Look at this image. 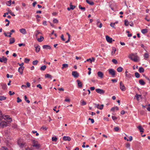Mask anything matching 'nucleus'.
I'll return each mask as SVG.
<instances>
[{
  "label": "nucleus",
  "mask_w": 150,
  "mask_h": 150,
  "mask_svg": "<svg viewBox=\"0 0 150 150\" xmlns=\"http://www.w3.org/2000/svg\"><path fill=\"white\" fill-rule=\"evenodd\" d=\"M11 0H10L9 1H7V2H6V4L8 6H10L11 5Z\"/></svg>",
  "instance_id": "35"
},
{
  "label": "nucleus",
  "mask_w": 150,
  "mask_h": 150,
  "mask_svg": "<svg viewBox=\"0 0 150 150\" xmlns=\"http://www.w3.org/2000/svg\"><path fill=\"white\" fill-rule=\"evenodd\" d=\"M24 98L25 100L26 101V102L28 103H29L30 102V101L29 100H27V97L26 96H24Z\"/></svg>",
  "instance_id": "49"
},
{
  "label": "nucleus",
  "mask_w": 150,
  "mask_h": 150,
  "mask_svg": "<svg viewBox=\"0 0 150 150\" xmlns=\"http://www.w3.org/2000/svg\"><path fill=\"white\" fill-rule=\"evenodd\" d=\"M33 146L35 147L36 149H38L40 147V145L39 144H33Z\"/></svg>",
  "instance_id": "20"
},
{
  "label": "nucleus",
  "mask_w": 150,
  "mask_h": 150,
  "mask_svg": "<svg viewBox=\"0 0 150 150\" xmlns=\"http://www.w3.org/2000/svg\"><path fill=\"white\" fill-rule=\"evenodd\" d=\"M1 150H8L6 146H3L1 148Z\"/></svg>",
  "instance_id": "57"
},
{
  "label": "nucleus",
  "mask_w": 150,
  "mask_h": 150,
  "mask_svg": "<svg viewBox=\"0 0 150 150\" xmlns=\"http://www.w3.org/2000/svg\"><path fill=\"white\" fill-rule=\"evenodd\" d=\"M144 57L145 58L147 59L149 58V55L148 53H145L144 55Z\"/></svg>",
  "instance_id": "48"
},
{
  "label": "nucleus",
  "mask_w": 150,
  "mask_h": 150,
  "mask_svg": "<svg viewBox=\"0 0 150 150\" xmlns=\"http://www.w3.org/2000/svg\"><path fill=\"white\" fill-rule=\"evenodd\" d=\"M94 105L95 106V108H97L98 109L101 110L103 109L104 107V105L103 104H102L100 105L99 104L94 103Z\"/></svg>",
  "instance_id": "4"
},
{
  "label": "nucleus",
  "mask_w": 150,
  "mask_h": 150,
  "mask_svg": "<svg viewBox=\"0 0 150 150\" xmlns=\"http://www.w3.org/2000/svg\"><path fill=\"white\" fill-rule=\"evenodd\" d=\"M41 129H45V130H46L47 129V127H41Z\"/></svg>",
  "instance_id": "63"
},
{
  "label": "nucleus",
  "mask_w": 150,
  "mask_h": 150,
  "mask_svg": "<svg viewBox=\"0 0 150 150\" xmlns=\"http://www.w3.org/2000/svg\"><path fill=\"white\" fill-rule=\"evenodd\" d=\"M20 32L23 34H26L27 33L26 31L24 28H22L19 30Z\"/></svg>",
  "instance_id": "15"
},
{
  "label": "nucleus",
  "mask_w": 150,
  "mask_h": 150,
  "mask_svg": "<svg viewBox=\"0 0 150 150\" xmlns=\"http://www.w3.org/2000/svg\"><path fill=\"white\" fill-rule=\"evenodd\" d=\"M79 8L81 10H83L85 11V8L84 7H82L81 5H79Z\"/></svg>",
  "instance_id": "44"
},
{
  "label": "nucleus",
  "mask_w": 150,
  "mask_h": 150,
  "mask_svg": "<svg viewBox=\"0 0 150 150\" xmlns=\"http://www.w3.org/2000/svg\"><path fill=\"white\" fill-rule=\"evenodd\" d=\"M53 22L54 23H58V21L56 19H54L53 20Z\"/></svg>",
  "instance_id": "52"
},
{
  "label": "nucleus",
  "mask_w": 150,
  "mask_h": 150,
  "mask_svg": "<svg viewBox=\"0 0 150 150\" xmlns=\"http://www.w3.org/2000/svg\"><path fill=\"white\" fill-rule=\"evenodd\" d=\"M45 78H51L52 79V76L48 74H45Z\"/></svg>",
  "instance_id": "32"
},
{
  "label": "nucleus",
  "mask_w": 150,
  "mask_h": 150,
  "mask_svg": "<svg viewBox=\"0 0 150 150\" xmlns=\"http://www.w3.org/2000/svg\"><path fill=\"white\" fill-rule=\"evenodd\" d=\"M116 50V49L115 47H113L112 48V50L111 52V54L112 55L114 54L115 53V52Z\"/></svg>",
  "instance_id": "26"
},
{
  "label": "nucleus",
  "mask_w": 150,
  "mask_h": 150,
  "mask_svg": "<svg viewBox=\"0 0 150 150\" xmlns=\"http://www.w3.org/2000/svg\"><path fill=\"white\" fill-rule=\"evenodd\" d=\"M6 119L7 120H9V123L11 122L12 121V119L10 117H6Z\"/></svg>",
  "instance_id": "53"
},
{
  "label": "nucleus",
  "mask_w": 150,
  "mask_h": 150,
  "mask_svg": "<svg viewBox=\"0 0 150 150\" xmlns=\"http://www.w3.org/2000/svg\"><path fill=\"white\" fill-rule=\"evenodd\" d=\"M115 24V23H111L110 24V25L112 27L114 28H115V27H114V26Z\"/></svg>",
  "instance_id": "56"
},
{
  "label": "nucleus",
  "mask_w": 150,
  "mask_h": 150,
  "mask_svg": "<svg viewBox=\"0 0 150 150\" xmlns=\"http://www.w3.org/2000/svg\"><path fill=\"white\" fill-rule=\"evenodd\" d=\"M98 76L100 78H102L103 77V73L100 71H99L97 73Z\"/></svg>",
  "instance_id": "16"
},
{
  "label": "nucleus",
  "mask_w": 150,
  "mask_h": 150,
  "mask_svg": "<svg viewBox=\"0 0 150 150\" xmlns=\"http://www.w3.org/2000/svg\"><path fill=\"white\" fill-rule=\"evenodd\" d=\"M7 59L6 57H4V56L2 57H0V62H4V63H6L7 62Z\"/></svg>",
  "instance_id": "11"
},
{
  "label": "nucleus",
  "mask_w": 150,
  "mask_h": 150,
  "mask_svg": "<svg viewBox=\"0 0 150 150\" xmlns=\"http://www.w3.org/2000/svg\"><path fill=\"white\" fill-rule=\"evenodd\" d=\"M8 93L10 96H11L12 95L14 94H15V93L14 92L12 93L11 91H10Z\"/></svg>",
  "instance_id": "59"
},
{
  "label": "nucleus",
  "mask_w": 150,
  "mask_h": 150,
  "mask_svg": "<svg viewBox=\"0 0 150 150\" xmlns=\"http://www.w3.org/2000/svg\"><path fill=\"white\" fill-rule=\"evenodd\" d=\"M91 62H90L91 63H92V62H94L95 61V58L93 57H92L91 58Z\"/></svg>",
  "instance_id": "60"
},
{
  "label": "nucleus",
  "mask_w": 150,
  "mask_h": 150,
  "mask_svg": "<svg viewBox=\"0 0 150 150\" xmlns=\"http://www.w3.org/2000/svg\"><path fill=\"white\" fill-rule=\"evenodd\" d=\"M109 74L111 75L112 77H114L115 75V71L112 69H108Z\"/></svg>",
  "instance_id": "2"
},
{
  "label": "nucleus",
  "mask_w": 150,
  "mask_h": 150,
  "mask_svg": "<svg viewBox=\"0 0 150 150\" xmlns=\"http://www.w3.org/2000/svg\"><path fill=\"white\" fill-rule=\"evenodd\" d=\"M112 62L115 64H117V60L115 59H113L112 60Z\"/></svg>",
  "instance_id": "51"
},
{
  "label": "nucleus",
  "mask_w": 150,
  "mask_h": 150,
  "mask_svg": "<svg viewBox=\"0 0 150 150\" xmlns=\"http://www.w3.org/2000/svg\"><path fill=\"white\" fill-rule=\"evenodd\" d=\"M62 69H63L65 68H67L68 67V65L67 64H64L62 65Z\"/></svg>",
  "instance_id": "25"
},
{
  "label": "nucleus",
  "mask_w": 150,
  "mask_h": 150,
  "mask_svg": "<svg viewBox=\"0 0 150 150\" xmlns=\"http://www.w3.org/2000/svg\"><path fill=\"white\" fill-rule=\"evenodd\" d=\"M37 87L39 88L40 89H42V87L41 86L40 84H38L37 85Z\"/></svg>",
  "instance_id": "62"
},
{
  "label": "nucleus",
  "mask_w": 150,
  "mask_h": 150,
  "mask_svg": "<svg viewBox=\"0 0 150 150\" xmlns=\"http://www.w3.org/2000/svg\"><path fill=\"white\" fill-rule=\"evenodd\" d=\"M76 81L78 83V86L79 88H81L82 86V83L79 80H77Z\"/></svg>",
  "instance_id": "14"
},
{
  "label": "nucleus",
  "mask_w": 150,
  "mask_h": 150,
  "mask_svg": "<svg viewBox=\"0 0 150 150\" xmlns=\"http://www.w3.org/2000/svg\"><path fill=\"white\" fill-rule=\"evenodd\" d=\"M124 22L125 25L126 26H128L129 24L128 21L127 20H125Z\"/></svg>",
  "instance_id": "46"
},
{
  "label": "nucleus",
  "mask_w": 150,
  "mask_h": 150,
  "mask_svg": "<svg viewBox=\"0 0 150 150\" xmlns=\"http://www.w3.org/2000/svg\"><path fill=\"white\" fill-rule=\"evenodd\" d=\"M17 103H19L20 102H21V101H22L21 99H20L19 97H17Z\"/></svg>",
  "instance_id": "54"
},
{
  "label": "nucleus",
  "mask_w": 150,
  "mask_h": 150,
  "mask_svg": "<svg viewBox=\"0 0 150 150\" xmlns=\"http://www.w3.org/2000/svg\"><path fill=\"white\" fill-rule=\"evenodd\" d=\"M137 128L140 130V132H144V129L140 125L138 126Z\"/></svg>",
  "instance_id": "23"
},
{
  "label": "nucleus",
  "mask_w": 150,
  "mask_h": 150,
  "mask_svg": "<svg viewBox=\"0 0 150 150\" xmlns=\"http://www.w3.org/2000/svg\"><path fill=\"white\" fill-rule=\"evenodd\" d=\"M128 57L132 60H133L135 62H137L138 61L137 56L133 54H130L128 56Z\"/></svg>",
  "instance_id": "1"
},
{
  "label": "nucleus",
  "mask_w": 150,
  "mask_h": 150,
  "mask_svg": "<svg viewBox=\"0 0 150 150\" xmlns=\"http://www.w3.org/2000/svg\"><path fill=\"white\" fill-rule=\"evenodd\" d=\"M32 143H33V144H38V141L35 140L34 139L32 141Z\"/></svg>",
  "instance_id": "47"
},
{
  "label": "nucleus",
  "mask_w": 150,
  "mask_h": 150,
  "mask_svg": "<svg viewBox=\"0 0 150 150\" xmlns=\"http://www.w3.org/2000/svg\"><path fill=\"white\" fill-rule=\"evenodd\" d=\"M8 126V123L4 121H2L0 123V127L2 128L6 127Z\"/></svg>",
  "instance_id": "3"
},
{
  "label": "nucleus",
  "mask_w": 150,
  "mask_h": 150,
  "mask_svg": "<svg viewBox=\"0 0 150 150\" xmlns=\"http://www.w3.org/2000/svg\"><path fill=\"white\" fill-rule=\"evenodd\" d=\"M139 83L140 84L142 85H144L145 84V82L142 79H140L139 81Z\"/></svg>",
  "instance_id": "21"
},
{
  "label": "nucleus",
  "mask_w": 150,
  "mask_h": 150,
  "mask_svg": "<svg viewBox=\"0 0 150 150\" xmlns=\"http://www.w3.org/2000/svg\"><path fill=\"white\" fill-rule=\"evenodd\" d=\"M8 13H9L11 15L13 16H15V15L13 13L11 10H10L9 8H8Z\"/></svg>",
  "instance_id": "34"
},
{
  "label": "nucleus",
  "mask_w": 150,
  "mask_h": 150,
  "mask_svg": "<svg viewBox=\"0 0 150 150\" xmlns=\"http://www.w3.org/2000/svg\"><path fill=\"white\" fill-rule=\"evenodd\" d=\"M42 47L44 49H51V47L50 46L47 45H43Z\"/></svg>",
  "instance_id": "18"
},
{
  "label": "nucleus",
  "mask_w": 150,
  "mask_h": 150,
  "mask_svg": "<svg viewBox=\"0 0 150 150\" xmlns=\"http://www.w3.org/2000/svg\"><path fill=\"white\" fill-rule=\"evenodd\" d=\"M141 32L143 34H145L147 32V29H144L142 30Z\"/></svg>",
  "instance_id": "36"
},
{
  "label": "nucleus",
  "mask_w": 150,
  "mask_h": 150,
  "mask_svg": "<svg viewBox=\"0 0 150 150\" xmlns=\"http://www.w3.org/2000/svg\"><path fill=\"white\" fill-rule=\"evenodd\" d=\"M88 120H90L91 121V123L92 124L94 122V120L93 119H92L90 118H88Z\"/></svg>",
  "instance_id": "58"
},
{
  "label": "nucleus",
  "mask_w": 150,
  "mask_h": 150,
  "mask_svg": "<svg viewBox=\"0 0 150 150\" xmlns=\"http://www.w3.org/2000/svg\"><path fill=\"white\" fill-rule=\"evenodd\" d=\"M72 75L75 78H77L79 76V74L76 71H73Z\"/></svg>",
  "instance_id": "7"
},
{
  "label": "nucleus",
  "mask_w": 150,
  "mask_h": 150,
  "mask_svg": "<svg viewBox=\"0 0 150 150\" xmlns=\"http://www.w3.org/2000/svg\"><path fill=\"white\" fill-rule=\"evenodd\" d=\"M61 38L62 40L63 41H65V38H64V36L63 34L61 35Z\"/></svg>",
  "instance_id": "55"
},
{
  "label": "nucleus",
  "mask_w": 150,
  "mask_h": 150,
  "mask_svg": "<svg viewBox=\"0 0 150 150\" xmlns=\"http://www.w3.org/2000/svg\"><path fill=\"white\" fill-rule=\"evenodd\" d=\"M47 67L45 65L42 66L40 67V69L42 71H44Z\"/></svg>",
  "instance_id": "27"
},
{
  "label": "nucleus",
  "mask_w": 150,
  "mask_h": 150,
  "mask_svg": "<svg viewBox=\"0 0 150 150\" xmlns=\"http://www.w3.org/2000/svg\"><path fill=\"white\" fill-rule=\"evenodd\" d=\"M141 96V95L136 94L135 96V97L136 98V99L137 100H139V98Z\"/></svg>",
  "instance_id": "38"
},
{
  "label": "nucleus",
  "mask_w": 150,
  "mask_h": 150,
  "mask_svg": "<svg viewBox=\"0 0 150 150\" xmlns=\"http://www.w3.org/2000/svg\"><path fill=\"white\" fill-rule=\"evenodd\" d=\"M15 32V31L13 29L11 30L10 32L8 33L9 34V35H8V37L9 38H11V35L12 34V33Z\"/></svg>",
  "instance_id": "24"
},
{
  "label": "nucleus",
  "mask_w": 150,
  "mask_h": 150,
  "mask_svg": "<svg viewBox=\"0 0 150 150\" xmlns=\"http://www.w3.org/2000/svg\"><path fill=\"white\" fill-rule=\"evenodd\" d=\"M96 91L98 93L100 94H103L105 93V91L103 89L100 88L96 89Z\"/></svg>",
  "instance_id": "6"
},
{
  "label": "nucleus",
  "mask_w": 150,
  "mask_h": 150,
  "mask_svg": "<svg viewBox=\"0 0 150 150\" xmlns=\"http://www.w3.org/2000/svg\"><path fill=\"white\" fill-rule=\"evenodd\" d=\"M130 144L129 143H127L126 144V147L127 148H129V149H130Z\"/></svg>",
  "instance_id": "50"
},
{
  "label": "nucleus",
  "mask_w": 150,
  "mask_h": 150,
  "mask_svg": "<svg viewBox=\"0 0 150 150\" xmlns=\"http://www.w3.org/2000/svg\"><path fill=\"white\" fill-rule=\"evenodd\" d=\"M6 99V97L4 96H0V100L1 101L5 100Z\"/></svg>",
  "instance_id": "40"
},
{
  "label": "nucleus",
  "mask_w": 150,
  "mask_h": 150,
  "mask_svg": "<svg viewBox=\"0 0 150 150\" xmlns=\"http://www.w3.org/2000/svg\"><path fill=\"white\" fill-rule=\"evenodd\" d=\"M39 34H41V33L38 30H36L35 33V35L36 37H37L38 35Z\"/></svg>",
  "instance_id": "33"
},
{
  "label": "nucleus",
  "mask_w": 150,
  "mask_h": 150,
  "mask_svg": "<svg viewBox=\"0 0 150 150\" xmlns=\"http://www.w3.org/2000/svg\"><path fill=\"white\" fill-rule=\"evenodd\" d=\"M9 44H12L14 43L15 42V40L14 38H13L10 39Z\"/></svg>",
  "instance_id": "19"
},
{
  "label": "nucleus",
  "mask_w": 150,
  "mask_h": 150,
  "mask_svg": "<svg viewBox=\"0 0 150 150\" xmlns=\"http://www.w3.org/2000/svg\"><path fill=\"white\" fill-rule=\"evenodd\" d=\"M43 39H44L43 37L42 36H40V38H38L37 39V40L38 42H41L43 40Z\"/></svg>",
  "instance_id": "22"
},
{
  "label": "nucleus",
  "mask_w": 150,
  "mask_h": 150,
  "mask_svg": "<svg viewBox=\"0 0 150 150\" xmlns=\"http://www.w3.org/2000/svg\"><path fill=\"white\" fill-rule=\"evenodd\" d=\"M114 129L115 131L117 132L119 130V128L118 127H115L114 128Z\"/></svg>",
  "instance_id": "61"
},
{
  "label": "nucleus",
  "mask_w": 150,
  "mask_h": 150,
  "mask_svg": "<svg viewBox=\"0 0 150 150\" xmlns=\"http://www.w3.org/2000/svg\"><path fill=\"white\" fill-rule=\"evenodd\" d=\"M115 109H116L117 110H119V108L117 106L112 107L111 109V111H114Z\"/></svg>",
  "instance_id": "29"
},
{
  "label": "nucleus",
  "mask_w": 150,
  "mask_h": 150,
  "mask_svg": "<svg viewBox=\"0 0 150 150\" xmlns=\"http://www.w3.org/2000/svg\"><path fill=\"white\" fill-rule=\"evenodd\" d=\"M57 138L56 137H53L52 138V141L54 142H56L57 140Z\"/></svg>",
  "instance_id": "43"
},
{
  "label": "nucleus",
  "mask_w": 150,
  "mask_h": 150,
  "mask_svg": "<svg viewBox=\"0 0 150 150\" xmlns=\"http://www.w3.org/2000/svg\"><path fill=\"white\" fill-rule=\"evenodd\" d=\"M125 76L127 78L129 79L130 78L132 77L131 74L129 73L127 74H126Z\"/></svg>",
  "instance_id": "45"
},
{
  "label": "nucleus",
  "mask_w": 150,
  "mask_h": 150,
  "mask_svg": "<svg viewBox=\"0 0 150 150\" xmlns=\"http://www.w3.org/2000/svg\"><path fill=\"white\" fill-rule=\"evenodd\" d=\"M0 85L2 86V88L4 90H5L7 88V86L6 84L4 83H1Z\"/></svg>",
  "instance_id": "13"
},
{
  "label": "nucleus",
  "mask_w": 150,
  "mask_h": 150,
  "mask_svg": "<svg viewBox=\"0 0 150 150\" xmlns=\"http://www.w3.org/2000/svg\"><path fill=\"white\" fill-rule=\"evenodd\" d=\"M139 71L140 73H143L144 71V69L142 67H140L139 68Z\"/></svg>",
  "instance_id": "30"
},
{
  "label": "nucleus",
  "mask_w": 150,
  "mask_h": 150,
  "mask_svg": "<svg viewBox=\"0 0 150 150\" xmlns=\"http://www.w3.org/2000/svg\"><path fill=\"white\" fill-rule=\"evenodd\" d=\"M30 60V59L27 58H25V59H24V62L26 63H28Z\"/></svg>",
  "instance_id": "42"
},
{
  "label": "nucleus",
  "mask_w": 150,
  "mask_h": 150,
  "mask_svg": "<svg viewBox=\"0 0 150 150\" xmlns=\"http://www.w3.org/2000/svg\"><path fill=\"white\" fill-rule=\"evenodd\" d=\"M86 1L87 3L90 5H93L94 4V3L92 1H90L88 0H86Z\"/></svg>",
  "instance_id": "28"
},
{
  "label": "nucleus",
  "mask_w": 150,
  "mask_h": 150,
  "mask_svg": "<svg viewBox=\"0 0 150 150\" xmlns=\"http://www.w3.org/2000/svg\"><path fill=\"white\" fill-rule=\"evenodd\" d=\"M38 62V61L37 60H35L33 62V64L34 65H36Z\"/></svg>",
  "instance_id": "41"
},
{
  "label": "nucleus",
  "mask_w": 150,
  "mask_h": 150,
  "mask_svg": "<svg viewBox=\"0 0 150 150\" xmlns=\"http://www.w3.org/2000/svg\"><path fill=\"white\" fill-rule=\"evenodd\" d=\"M120 87L121 90L122 91H125L126 90V88L122 81L120 82Z\"/></svg>",
  "instance_id": "5"
},
{
  "label": "nucleus",
  "mask_w": 150,
  "mask_h": 150,
  "mask_svg": "<svg viewBox=\"0 0 150 150\" xmlns=\"http://www.w3.org/2000/svg\"><path fill=\"white\" fill-rule=\"evenodd\" d=\"M70 7L71 8V10L74 9L76 7V6H75L73 5L72 4V3L71 2L69 4Z\"/></svg>",
  "instance_id": "31"
},
{
  "label": "nucleus",
  "mask_w": 150,
  "mask_h": 150,
  "mask_svg": "<svg viewBox=\"0 0 150 150\" xmlns=\"http://www.w3.org/2000/svg\"><path fill=\"white\" fill-rule=\"evenodd\" d=\"M18 144L19 146L21 148H23L25 146V143L24 142H21L20 141H18Z\"/></svg>",
  "instance_id": "10"
},
{
  "label": "nucleus",
  "mask_w": 150,
  "mask_h": 150,
  "mask_svg": "<svg viewBox=\"0 0 150 150\" xmlns=\"http://www.w3.org/2000/svg\"><path fill=\"white\" fill-rule=\"evenodd\" d=\"M24 68V67H21L19 68L18 71L21 75L23 74V71Z\"/></svg>",
  "instance_id": "12"
},
{
  "label": "nucleus",
  "mask_w": 150,
  "mask_h": 150,
  "mask_svg": "<svg viewBox=\"0 0 150 150\" xmlns=\"http://www.w3.org/2000/svg\"><path fill=\"white\" fill-rule=\"evenodd\" d=\"M112 118L113 120H116L117 119V117L114 116H112Z\"/></svg>",
  "instance_id": "64"
},
{
  "label": "nucleus",
  "mask_w": 150,
  "mask_h": 150,
  "mask_svg": "<svg viewBox=\"0 0 150 150\" xmlns=\"http://www.w3.org/2000/svg\"><path fill=\"white\" fill-rule=\"evenodd\" d=\"M106 41L110 43H111L112 42V39L111 38H110V37L108 35H106ZM113 41H114V40H113Z\"/></svg>",
  "instance_id": "8"
},
{
  "label": "nucleus",
  "mask_w": 150,
  "mask_h": 150,
  "mask_svg": "<svg viewBox=\"0 0 150 150\" xmlns=\"http://www.w3.org/2000/svg\"><path fill=\"white\" fill-rule=\"evenodd\" d=\"M63 140L64 141H70L71 140V138L69 137L64 136L63 137Z\"/></svg>",
  "instance_id": "17"
},
{
  "label": "nucleus",
  "mask_w": 150,
  "mask_h": 150,
  "mask_svg": "<svg viewBox=\"0 0 150 150\" xmlns=\"http://www.w3.org/2000/svg\"><path fill=\"white\" fill-rule=\"evenodd\" d=\"M135 76L137 78H139L140 77V74L139 73L137 72H136L135 73Z\"/></svg>",
  "instance_id": "39"
},
{
  "label": "nucleus",
  "mask_w": 150,
  "mask_h": 150,
  "mask_svg": "<svg viewBox=\"0 0 150 150\" xmlns=\"http://www.w3.org/2000/svg\"><path fill=\"white\" fill-rule=\"evenodd\" d=\"M34 47L35 49V51L37 52H39L40 50V47L38 44L35 45Z\"/></svg>",
  "instance_id": "9"
},
{
  "label": "nucleus",
  "mask_w": 150,
  "mask_h": 150,
  "mask_svg": "<svg viewBox=\"0 0 150 150\" xmlns=\"http://www.w3.org/2000/svg\"><path fill=\"white\" fill-rule=\"evenodd\" d=\"M122 68L121 67H119L117 69V71L118 72H121L122 70Z\"/></svg>",
  "instance_id": "37"
}]
</instances>
